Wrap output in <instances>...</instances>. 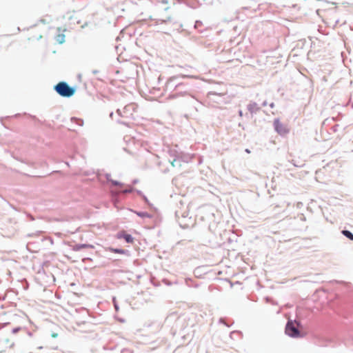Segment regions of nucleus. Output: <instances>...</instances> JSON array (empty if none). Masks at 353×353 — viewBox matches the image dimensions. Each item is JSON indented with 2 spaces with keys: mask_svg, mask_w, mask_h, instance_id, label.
Listing matches in <instances>:
<instances>
[{
  "mask_svg": "<svg viewBox=\"0 0 353 353\" xmlns=\"http://www.w3.org/2000/svg\"><path fill=\"white\" fill-rule=\"evenodd\" d=\"M56 92L63 97H70L75 93V89L70 87L65 82H59L54 86Z\"/></svg>",
  "mask_w": 353,
  "mask_h": 353,
  "instance_id": "nucleus-1",
  "label": "nucleus"
},
{
  "mask_svg": "<svg viewBox=\"0 0 353 353\" xmlns=\"http://www.w3.org/2000/svg\"><path fill=\"white\" fill-rule=\"evenodd\" d=\"M299 323L295 321H290L288 322L285 327V333L292 337L300 336V333L298 330Z\"/></svg>",
  "mask_w": 353,
  "mask_h": 353,
  "instance_id": "nucleus-2",
  "label": "nucleus"
},
{
  "mask_svg": "<svg viewBox=\"0 0 353 353\" xmlns=\"http://www.w3.org/2000/svg\"><path fill=\"white\" fill-rule=\"evenodd\" d=\"M14 342L8 339L6 335L0 332V353L4 352L6 350L14 347Z\"/></svg>",
  "mask_w": 353,
  "mask_h": 353,
  "instance_id": "nucleus-3",
  "label": "nucleus"
},
{
  "mask_svg": "<svg viewBox=\"0 0 353 353\" xmlns=\"http://www.w3.org/2000/svg\"><path fill=\"white\" fill-rule=\"evenodd\" d=\"M274 126L275 128V130L281 135H285L288 132L289 130L288 129L287 126L279 121V120L276 119L274 121Z\"/></svg>",
  "mask_w": 353,
  "mask_h": 353,
  "instance_id": "nucleus-4",
  "label": "nucleus"
},
{
  "mask_svg": "<svg viewBox=\"0 0 353 353\" xmlns=\"http://www.w3.org/2000/svg\"><path fill=\"white\" fill-rule=\"evenodd\" d=\"M42 38V34L39 32L35 28H32L28 30V39L32 41L39 40Z\"/></svg>",
  "mask_w": 353,
  "mask_h": 353,
  "instance_id": "nucleus-5",
  "label": "nucleus"
},
{
  "mask_svg": "<svg viewBox=\"0 0 353 353\" xmlns=\"http://www.w3.org/2000/svg\"><path fill=\"white\" fill-rule=\"evenodd\" d=\"M119 238L124 239L127 243H132L134 241L133 237L130 234H126L124 232H122L119 234Z\"/></svg>",
  "mask_w": 353,
  "mask_h": 353,
  "instance_id": "nucleus-6",
  "label": "nucleus"
},
{
  "mask_svg": "<svg viewBox=\"0 0 353 353\" xmlns=\"http://www.w3.org/2000/svg\"><path fill=\"white\" fill-rule=\"evenodd\" d=\"M93 248V246L90 245H88V244L77 245L74 247L73 250L75 251H78L81 248Z\"/></svg>",
  "mask_w": 353,
  "mask_h": 353,
  "instance_id": "nucleus-7",
  "label": "nucleus"
},
{
  "mask_svg": "<svg viewBox=\"0 0 353 353\" xmlns=\"http://www.w3.org/2000/svg\"><path fill=\"white\" fill-rule=\"evenodd\" d=\"M342 234L345 236L347 238L353 241V234L348 230H343Z\"/></svg>",
  "mask_w": 353,
  "mask_h": 353,
  "instance_id": "nucleus-8",
  "label": "nucleus"
},
{
  "mask_svg": "<svg viewBox=\"0 0 353 353\" xmlns=\"http://www.w3.org/2000/svg\"><path fill=\"white\" fill-rule=\"evenodd\" d=\"M134 110H135V107H134V104H129V105L125 106L124 108H123L124 112L125 111H128V110H133L134 111Z\"/></svg>",
  "mask_w": 353,
  "mask_h": 353,
  "instance_id": "nucleus-9",
  "label": "nucleus"
},
{
  "mask_svg": "<svg viewBox=\"0 0 353 353\" xmlns=\"http://www.w3.org/2000/svg\"><path fill=\"white\" fill-rule=\"evenodd\" d=\"M137 214L139 216H141V217H143V218H150L151 216L147 213V212H137Z\"/></svg>",
  "mask_w": 353,
  "mask_h": 353,
  "instance_id": "nucleus-10",
  "label": "nucleus"
},
{
  "mask_svg": "<svg viewBox=\"0 0 353 353\" xmlns=\"http://www.w3.org/2000/svg\"><path fill=\"white\" fill-rule=\"evenodd\" d=\"M110 250L112 252L117 253V254H123L124 253V250H120V249H113V248H111Z\"/></svg>",
  "mask_w": 353,
  "mask_h": 353,
  "instance_id": "nucleus-11",
  "label": "nucleus"
},
{
  "mask_svg": "<svg viewBox=\"0 0 353 353\" xmlns=\"http://www.w3.org/2000/svg\"><path fill=\"white\" fill-rule=\"evenodd\" d=\"M64 36L63 34H59L57 37V41L59 43H62L63 42Z\"/></svg>",
  "mask_w": 353,
  "mask_h": 353,
  "instance_id": "nucleus-12",
  "label": "nucleus"
},
{
  "mask_svg": "<svg viewBox=\"0 0 353 353\" xmlns=\"http://www.w3.org/2000/svg\"><path fill=\"white\" fill-rule=\"evenodd\" d=\"M132 191H133V188H129L128 189H125V190H123V192L127 193V192H132Z\"/></svg>",
  "mask_w": 353,
  "mask_h": 353,
  "instance_id": "nucleus-13",
  "label": "nucleus"
},
{
  "mask_svg": "<svg viewBox=\"0 0 353 353\" xmlns=\"http://www.w3.org/2000/svg\"><path fill=\"white\" fill-rule=\"evenodd\" d=\"M111 182H112V183L113 185H121V183H119L118 181H117L111 180Z\"/></svg>",
  "mask_w": 353,
  "mask_h": 353,
  "instance_id": "nucleus-14",
  "label": "nucleus"
},
{
  "mask_svg": "<svg viewBox=\"0 0 353 353\" xmlns=\"http://www.w3.org/2000/svg\"><path fill=\"white\" fill-rule=\"evenodd\" d=\"M19 330H20V327H17V328L13 329V330H12V332H13V333H16V332H18Z\"/></svg>",
  "mask_w": 353,
  "mask_h": 353,
  "instance_id": "nucleus-15",
  "label": "nucleus"
},
{
  "mask_svg": "<svg viewBox=\"0 0 353 353\" xmlns=\"http://www.w3.org/2000/svg\"><path fill=\"white\" fill-rule=\"evenodd\" d=\"M245 151H246L247 152H248V153L250 152L249 150H248V149H247Z\"/></svg>",
  "mask_w": 353,
  "mask_h": 353,
  "instance_id": "nucleus-16",
  "label": "nucleus"
}]
</instances>
